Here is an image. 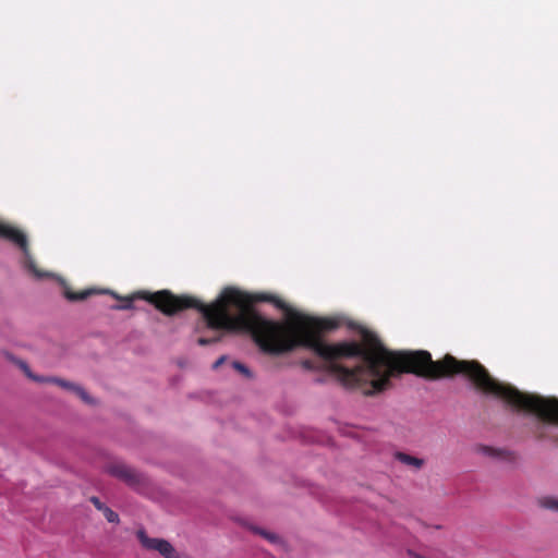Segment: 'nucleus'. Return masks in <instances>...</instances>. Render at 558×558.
I'll list each match as a JSON object with an SVG mask.
<instances>
[{
    "instance_id": "nucleus-13",
    "label": "nucleus",
    "mask_w": 558,
    "mask_h": 558,
    "mask_svg": "<svg viewBox=\"0 0 558 558\" xmlns=\"http://www.w3.org/2000/svg\"><path fill=\"white\" fill-rule=\"evenodd\" d=\"M102 513L108 522L110 523H118L119 522V515L117 512H114L109 507H104Z\"/></svg>"
},
{
    "instance_id": "nucleus-2",
    "label": "nucleus",
    "mask_w": 558,
    "mask_h": 558,
    "mask_svg": "<svg viewBox=\"0 0 558 558\" xmlns=\"http://www.w3.org/2000/svg\"><path fill=\"white\" fill-rule=\"evenodd\" d=\"M122 304L112 306L113 310L125 311L133 308L135 300H146L165 315L172 316L187 308L199 306V300L191 295H175L169 290H161L155 293L138 291L131 296L121 299Z\"/></svg>"
},
{
    "instance_id": "nucleus-14",
    "label": "nucleus",
    "mask_w": 558,
    "mask_h": 558,
    "mask_svg": "<svg viewBox=\"0 0 558 558\" xmlns=\"http://www.w3.org/2000/svg\"><path fill=\"white\" fill-rule=\"evenodd\" d=\"M232 365H233L234 369H236L238 372L243 374L245 377L252 376L251 371L244 364H242L240 362H233Z\"/></svg>"
},
{
    "instance_id": "nucleus-18",
    "label": "nucleus",
    "mask_w": 558,
    "mask_h": 558,
    "mask_svg": "<svg viewBox=\"0 0 558 558\" xmlns=\"http://www.w3.org/2000/svg\"><path fill=\"white\" fill-rule=\"evenodd\" d=\"M226 360V356L219 357L213 365L214 368H218Z\"/></svg>"
},
{
    "instance_id": "nucleus-12",
    "label": "nucleus",
    "mask_w": 558,
    "mask_h": 558,
    "mask_svg": "<svg viewBox=\"0 0 558 558\" xmlns=\"http://www.w3.org/2000/svg\"><path fill=\"white\" fill-rule=\"evenodd\" d=\"M251 530L254 533L259 534L262 537H264L265 539H267L271 544H277V543L280 542V537L277 534H275V533L268 532L266 530H263V529H259V527H256V526H252Z\"/></svg>"
},
{
    "instance_id": "nucleus-4",
    "label": "nucleus",
    "mask_w": 558,
    "mask_h": 558,
    "mask_svg": "<svg viewBox=\"0 0 558 558\" xmlns=\"http://www.w3.org/2000/svg\"><path fill=\"white\" fill-rule=\"evenodd\" d=\"M107 471L110 475L123 481L130 486L137 485L141 482V474L129 465L114 462L107 466Z\"/></svg>"
},
{
    "instance_id": "nucleus-19",
    "label": "nucleus",
    "mask_w": 558,
    "mask_h": 558,
    "mask_svg": "<svg viewBox=\"0 0 558 558\" xmlns=\"http://www.w3.org/2000/svg\"><path fill=\"white\" fill-rule=\"evenodd\" d=\"M112 295H113L116 299H120V298L118 296V294H116V293H112Z\"/></svg>"
},
{
    "instance_id": "nucleus-11",
    "label": "nucleus",
    "mask_w": 558,
    "mask_h": 558,
    "mask_svg": "<svg viewBox=\"0 0 558 558\" xmlns=\"http://www.w3.org/2000/svg\"><path fill=\"white\" fill-rule=\"evenodd\" d=\"M159 554L165 558H179L178 551L175 548L168 542L163 541Z\"/></svg>"
},
{
    "instance_id": "nucleus-17",
    "label": "nucleus",
    "mask_w": 558,
    "mask_h": 558,
    "mask_svg": "<svg viewBox=\"0 0 558 558\" xmlns=\"http://www.w3.org/2000/svg\"><path fill=\"white\" fill-rule=\"evenodd\" d=\"M302 366L305 368V369H315L316 366H315V363L311 360H304L302 362Z\"/></svg>"
},
{
    "instance_id": "nucleus-9",
    "label": "nucleus",
    "mask_w": 558,
    "mask_h": 558,
    "mask_svg": "<svg viewBox=\"0 0 558 558\" xmlns=\"http://www.w3.org/2000/svg\"><path fill=\"white\" fill-rule=\"evenodd\" d=\"M105 290L85 289L80 292H73L70 289H65L64 295L69 301L76 302L86 300L88 296L97 293H105Z\"/></svg>"
},
{
    "instance_id": "nucleus-16",
    "label": "nucleus",
    "mask_w": 558,
    "mask_h": 558,
    "mask_svg": "<svg viewBox=\"0 0 558 558\" xmlns=\"http://www.w3.org/2000/svg\"><path fill=\"white\" fill-rule=\"evenodd\" d=\"M90 501L93 502V505L100 511L104 510V507H107L105 504H102L98 497H92L90 498Z\"/></svg>"
},
{
    "instance_id": "nucleus-3",
    "label": "nucleus",
    "mask_w": 558,
    "mask_h": 558,
    "mask_svg": "<svg viewBox=\"0 0 558 558\" xmlns=\"http://www.w3.org/2000/svg\"><path fill=\"white\" fill-rule=\"evenodd\" d=\"M19 364H20V367L24 371V373L33 380L57 384V385L61 386L62 388L74 391L85 403L92 404L94 402L93 399L88 396V393L82 387H80L71 381H66V380L56 378V377H49V378L36 377L31 373V369L25 362L21 361Z\"/></svg>"
},
{
    "instance_id": "nucleus-1",
    "label": "nucleus",
    "mask_w": 558,
    "mask_h": 558,
    "mask_svg": "<svg viewBox=\"0 0 558 558\" xmlns=\"http://www.w3.org/2000/svg\"><path fill=\"white\" fill-rule=\"evenodd\" d=\"M256 302H268L287 311L288 305L276 295H256L233 287L225 288L217 300L208 305L199 301V311L207 326L227 332H247L265 353L282 354L298 347L313 350L320 356L326 369L348 389H359L374 396L391 387V378L411 373L426 379H440L461 374L484 393V366L475 361L457 360L446 354L433 361L428 351L393 352L384 347L376 333L362 330V341L328 344L322 332L336 325L328 319L294 314L289 324L263 317L255 308Z\"/></svg>"
},
{
    "instance_id": "nucleus-8",
    "label": "nucleus",
    "mask_w": 558,
    "mask_h": 558,
    "mask_svg": "<svg viewBox=\"0 0 558 558\" xmlns=\"http://www.w3.org/2000/svg\"><path fill=\"white\" fill-rule=\"evenodd\" d=\"M137 539L140 541L141 545L147 549V550H156L159 553L163 538H154L149 537L144 530H140L136 533Z\"/></svg>"
},
{
    "instance_id": "nucleus-7",
    "label": "nucleus",
    "mask_w": 558,
    "mask_h": 558,
    "mask_svg": "<svg viewBox=\"0 0 558 558\" xmlns=\"http://www.w3.org/2000/svg\"><path fill=\"white\" fill-rule=\"evenodd\" d=\"M137 539L140 541L141 545L147 549V550H156L159 553L163 538H154L149 537L144 530H140L136 533Z\"/></svg>"
},
{
    "instance_id": "nucleus-10",
    "label": "nucleus",
    "mask_w": 558,
    "mask_h": 558,
    "mask_svg": "<svg viewBox=\"0 0 558 558\" xmlns=\"http://www.w3.org/2000/svg\"><path fill=\"white\" fill-rule=\"evenodd\" d=\"M537 505L545 510L558 512V497L543 496L537 499Z\"/></svg>"
},
{
    "instance_id": "nucleus-15",
    "label": "nucleus",
    "mask_w": 558,
    "mask_h": 558,
    "mask_svg": "<svg viewBox=\"0 0 558 558\" xmlns=\"http://www.w3.org/2000/svg\"><path fill=\"white\" fill-rule=\"evenodd\" d=\"M222 338L221 335L217 336V337H214V338H204V337H201L198 338L197 340V343L199 345H207V344H211V343H216L218 341H220Z\"/></svg>"
},
{
    "instance_id": "nucleus-6",
    "label": "nucleus",
    "mask_w": 558,
    "mask_h": 558,
    "mask_svg": "<svg viewBox=\"0 0 558 558\" xmlns=\"http://www.w3.org/2000/svg\"><path fill=\"white\" fill-rule=\"evenodd\" d=\"M395 459L414 471H418L425 465L424 459L411 456L402 451H397L395 453Z\"/></svg>"
},
{
    "instance_id": "nucleus-5",
    "label": "nucleus",
    "mask_w": 558,
    "mask_h": 558,
    "mask_svg": "<svg viewBox=\"0 0 558 558\" xmlns=\"http://www.w3.org/2000/svg\"><path fill=\"white\" fill-rule=\"evenodd\" d=\"M477 452H480L484 456L490 457V458L500 459V460H505V461H509V462H513L517 460L515 452L507 450V449L486 446V445L478 446Z\"/></svg>"
}]
</instances>
